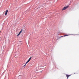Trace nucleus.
I'll use <instances>...</instances> for the list:
<instances>
[{
	"label": "nucleus",
	"mask_w": 79,
	"mask_h": 79,
	"mask_svg": "<svg viewBox=\"0 0 79 79\" xmlns=\"http://www.w3.org/2000/svg\"><path fill=\"white\" fill-rule=\"evenodd\" d=\"M32 57H31L28 60V61L26 62L25 64L23 66H26V64H27V63H29V61H31V58H32Z\"/></svg>",
	"instance_id": "1"
},
{
	"label": "nucleus",
	"mask_w": 79,
	"mask_h": 79,
	"mask_svg": "<svg viewBox=\"0 0 79 79\" xmlns=\"http://www.w3.org/2000/svg\"><path fill=\"white\" fill-rule=\"evenodd\" d=\"M69 7V6H67L64 7L62 9V11H63V10H66V9H67V8H68Z\"/></svg>",
	"instance_id": "2"
},
{
	"label": "nucleus",
	"mask_w": 79,
	"mask_h": 79,
	"mask_svg": "<svg viewBox=\"0 0 79 79\" xmlns=\"http://www.w3.org/2000/svg\"><path fill=\"white\" fill-rule=\"evenodd\" d=\"M8 10H7L6 11V12L5 13V15H7V13H8Z\"/></svg>",
	"instance_id": "3"
},
{
	"label": "nucleus",
	"mask_w": 79,
	"mask_h": 79,
	"mask_svg": "<svg viewBox=\"0 0 79 79\" xmlns=\"http://www.w3.org/2000/svg\"><path fill=\"white\" fill-rule=\"evenodd\" d=\"M71 76V75H66V77H67V78H68L69 76Z\"/></svg>",
	"instance_id": "4"
},
{
	"label": "nucleus",
	"mask_w": 79,
	"mask_h": 79,
	"mask_svg": "<svg viewBox=\"0 0 79 79\" xmlns=\"http://www.w3.org/2000/svg\"><path fill=\"white\" fill-rule=\"evenodd\" d=\"M68 35H64V36H61V37H65V36H68Z\"/></svg>",
	"instance_id": "5"
},
{
	"label": "nucleus",
	"mask_w": 79,
	"mask_h": 79,
	"mask_svg": "<svg viewBox=\"0 0 79 79\" xmlns=\"http://www.w3.org/2000/svg\"><path fill=\"white\" fill-rule=\"evenodd\" d=\"M23 31V29H22V30H21V31L20 32H19V33H21V32H22V31Z\"/></svg>",
	"instance_id": "6"
},
{
	"label": "nucleus",
	"mask_w": 79,
	"mask_h": 79,
	"mask_svg": "<svg viewBox=\"0 0 79 79\" xmlns=\"http://www.w3.org/2000/svg\"><path fill=\"white\" fill-rule=\"evenodd\" d=\"M19 34L18 35H17V36H19Z\"/></svg>",
	"instance_id": "7"
},
{
	"label": "nucleus",
	"mask_w": 79,
	"mask_h": 79,
	"mask_svg": "<svg viewBox=\"0 0 79 79\" xmlns=\"http://www.w3.org/2000/svg\"><path fill=\"white\" fill-rule=\"evenodd\" d=\"M19 34L20 35V34H21V33H20V32H19Z\"/></svg>",
	"instance_id": "8"
}]
</instances>
